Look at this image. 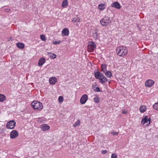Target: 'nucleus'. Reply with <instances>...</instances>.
<instances>
[{"instance_id": "obj_24", "label": "nucleus", "mask_w": 158, "mask_h": 158, "mask_svg": "<svg viewBox=\"0 0 158 158\" xmlns=\"http://www.w3.org/2000/svg\"><path fill=\"white\" fill-rule=\"evenodd\" d=\"M102 70V71L104 73H105L106 71V66L105 64H102L101 66Z\"/></svg>"}, {"instance_id": "obj_9", "label": "nucleus", "mask_w": 158, "mask_h": 158, "mask_svg": "<svg viewBox=\"0 0 158 158\" xmlns=\"http://www.w3.org/2000/svg\"><path fill=\"white\" fill-rule=\"evenodd\" d=\"M19 135V133L17 130H13L10 133V137L11 139L16 138Z\"/></svg>"}, {"instance_id": "obj_25", "label": "nucleus", "mask_w": 158, "mask_h": 158, "mask_svg": "<svg viewBox=\"0 0 158 158\" xmlns=\"http://www.w3.org/2000/svg\"><path fill=\"white\" fill-rule=\"evenodd\" d=\"M68 4V2L67 0H65L62 3V6L63 7H66Z\"/></svg>"}, {"instance_id": "obj_13", "label": "nucleus", "mask_w": 158, "mask_h": 158, "mask_svg": "<svg viewBox=\"0 0 158 158\" xmlns=\"http://www.w3.org/2000/svg\"><path fill=\"white\" fill-rule=\"evenodd\" d=\"M57 82V79L55 77H52L49 79V82L50 84L54 85Z\"/></svg>"}, {"instance_id": "obj_15", "label": "nucleus", "mask_w": 158, "mask_h": 158, "mask_svg": "<svg viewBox=\"0 0 158 158\" xmlns=\"http://www.w3.org/2000/svg\"><path fill=\"white\" fill-rule=\"evenodd\" d=\"M46 62L45 58L43 57L40 58L38 61V65L39 66H42Z\"/></svg>"}, {"instance_id": "obj_7", "label": "nucleus", "mask_w": 158, "mask_h": 158, "mask_svg": "<svg viewBox=\"0 0 158 158\" xmlns=\"http://www.w3.org/2000/svg\"><path fill=\"white\" fill-rule=\"evenodd\" d=\"M148 117L147 116H145L144 118H142L141 123L142 124H144L146 123H147L148 122V124L147 125V126H148L150 124L151 119L150 118H148Z\"/></svg>"}, {"instance_id": "obj_31", "label": "nucleus", "mask_w": 158, "mask_h": 158, "mask_svg": "<svg viewBox=\"0 0 158 158\" xmlns=\"http://www.w3.org/2000/svg\"><path fill=\"white\" fill-rule=\"evenodd\" d=\"M58 99L59 102L61 103L63 101V98L62 96H60L58 98Z\"/></svg>"}, {"instance_id": "obj_23", "label": "nucleus", "mask_w": 158, "mask_h": 158, "mask_svg": "<svg viewBox=\"0 0 158 158\" xmlns=\"http://www.w3.org/2000/svg\"><path fill=\"white\" fill-rule=\"evenodd\" d=\"M6 99V97L5 95L0 94V102H3Z\"/></svg>"}, {"instance_id": "obj_18", "label": "nucleus", "mask_w": 158, "mask_h": 158, "mask_svg": "<svg viewBox=\"0 0 158 158\" xmlns=\"http://www.w3.org/2000/svg\"><path fill=\"white\" fill-rule=\"evenodd\" d=\"M16 46L18 48L21 49H23L25 47L24 44L22 43H17Z\"/></svg>"}, {"instance_id": "obj_2", "label": "nucleus", "mask_w": 158, "mask_h": 158, "mask_svg": "<svg viewBox=\"0 0 158 158\" xmlns=\"http://www.w3.org/2000/svg\"><path fill=\"white\" fill-rule=\"evenodd\" d=\"M117 54L120 56L126 55L127 53V50L125 46H119L116 50Z\"/></svg>"}, {"instance_id": "obj_17", "label": "nucleus", "mask_w": 158, "mask_h": 158, "mask_svg": "<svg viewBox=\"0 0 158 158\" xmlns=\"http://www.w3.org/2000/svg\"><path fill=\"white\" fill-rule=\"evenodd\" d=\"M95 33L93 34L92 36L93 38L95 40L98 39L99 37V33H98V32L96 31H95Z\"/></svg>"}, {"instance_id": "obj_8", "label": "nucleus", "mask_w": 158, "mask_h": 158, "mask_svg": "<svg viewBox=\"0 0 158 158\" xmlns=\"http://www.w3.org/2000/svg\"><path fill=\"white\" fill-rule=\"evenodd\" d=\"M155 82L151 79H148L146 80L145 83L146 86L148 87H150L152 86L154 84Z\"/></svg>"}, {"instance_id": "obj_14", "label": "nucleus", "mask_w": 158, "mask_h": 158, "mask_svg": "<svg viewBox=\"0 0 158 158\" xmlns=\"http://www.w3.org/2000/svg\"><path fill=\"white\" fill-rule=\"evenodd\" d=\"M40 128L42 131H45L50 129V127L47 124H43L41 125Z\"/></svg>"}, {"instance_id": "obj_11", "label": "nucleus", "mask_w": 158, "mask_h": 158, "mask_svg": "<svg viewBox=\"0 0 158 158\" xmlns=\"http://www.w3.org/2000/svg\"><path fill=\"white\" fill-rule=\"evenodd\" d=\"M111 6L112 7L115 8L117 9H120L121 8L120 4L117 2L113 3L111 5Z\"/></svg>"}, {"instance_id": "obj_1", "label": "nucleus", "mask_w": 158, "mask_h": 158, "mask_svg": "<svg viewBox=\"0 0 158 158\" xmlns=\"http://www.w3.org/2000/svg\"><path fill=\"white\" fill-rule=\"evenodd\" d=\"M95 77L99 80V82L103 84L107 82L108 79L107 78L100 72L98 71L94 73Z\"/></svg>"}, {"instance_id": "obj_34", "label": "nucleus", "mask_w": 158, "mask_h": 158, "mask_svg": "<svg viewBox=\"0 0 158 158\" xmlns=\"http://www.w3.org/2000/svg\"><path fill=\"white\" fill-rule=\"evenodd\" d=\"M107 152L106 150H103L101 151V153L103 154H106L107 153Z\"/></svg>"}, {"instance_id": "obj_26", "label": "nucleus", "mask_w": 158, "mask_h": 158, "mask_svg": "<svg viewBox=\"0 0 158 158\" xmlns=\"http://www.w3.org/2000/svg\"><path fill=\"white\" fill-rule=\"evenodd\" d=\"M98 7L101 10H103L105 8V5L102 3H101L98 5Z\"/></svg>"}, {"instance_id": "obj_28", "label": "nucleus", "mask_w": 158, "mask_h": 158, "mask_svg": "<svg viewBox=\"0 0 158 158\" xmlns=\"http://www.w3.org/2000/svg\"><path fill=\"white\" fill-rule=\"evenodd\" d=\"M153 108L157 110H158V102L155 103L153 106Z\"/></svg>"}, {"instance_id": "obj_5", "label": "nucleus", "mask_w": 158, "mask_h": 158, "mask_svg": "<svg viewBox=\"0 0 158 158\" xmlns=\"http://www.w3.org/2000/svg\"><path fill=\"white\" fill-rule=\"evenodd\" d=\"M16 122L14 120H10L7 123L6 127L7 129H12L15 128Z\"/></svg>"}, {"instance_id": "obj_33", "label": "nucleus", "mask_w": 158, "mask_h": 158, "mask_svg": "<svg viewBox=\"0 0 158 158\" xmlns=\"http://www.w3.org/2000/svg\"><path fill=\"white\" fill-rule=\"evenodd\" d=\"M111 158H117V156L116 153H113L111 156Z\"/></svg>"}, {"instance_id": "obj_29", "label": "nucleus", "mask_w": 158, "mask_h": 158, "mask_svg": "<svg viewBox=\"0 0 158 158\" xmlns=\"http://www.w3.org/2000/svg\"><path fill=\"white\" fill-rule=\"evenodd\" d=\"M40 38L41 40L43 41H45L46 40L45 36L44 35H40Z\"/></svg>"}, {"instance_id": "obj_21", "label": "nucleus", "mask_w": 158, "mask_h": 158, "mask_svg": "<svg viewBox=\"0 0 158 158\" xmlns=\"http://www.w3.org/2000/svg\"><path fill=\"white\" fill-rule=\"evenodd\" d=\"M48 54L50 56V58L52 59H55L56 57V55L53 53L49 52L48 53Z\"/></svg>"}, {"instance_id": "obj_20", "label": "nucleus", "mask_w": 158, "mask_h": 158, "mask_svg": "<svg viewBox=\"0 0 158 158\" xmlns=\"http://www.w3.org/2000/svg\"><path fill=\"white\" fill-rule=\"evenodd\" d=\"M94 96L95 97L94 98V101L96 103H99L100 100L99 96L97 95H94Z\"/></svg>"}, {"instance_id": "obj_3", "label": "nucleus", "mask_w": 158, "mask_h": 158, "mask_svg": "<svg viewBox=\"0 0 158 158\" xmlns=\"http://www.w3.org/2000/svg\"><path fill=\"white\" fill-rule=\"evenodd\" d=\"M31 105L33 109L36 110H40L43 107L42 104L37 101H34L32 102Z\"/></svg>"}, {"instance_id": "obj_27", "label": "nucleus", "mask_w": 158, "mask_h": 158, "mask_svg": "<svg viewBox=\"0 0 158 158\" xmlns=\"http://www.w3.org/2000/svg\"><path fill=\"white\" fill-rule=\"evenodd\" d=\"M80 121L79 120H78L77 122L74 123L73 125V127H76L80 125Z\"/></svg>"}, {"instance_id": "obj_10", "label": "nucleus", "mask_w": 158, "mask_h": 158, "mask_svg": "<svg viewBox=\"0 0 158 158\" xmlns=\"http://www.w3.org/2000/svg\"><path fill=\"white\" fill-rule=\"evenodd\" d=\"M88 95L86 94L83 95L80 99V102L81 104H84L88 100Z\"/></svg>"}, {"instance_id": "obj_19", "label": "nucleus", "mask_w": 158, "mask_h": 158, "mask_svg": "<svg viewBox=\"0 0 158 158\" xmlns=\"http://www.w3.org/2000/svg\"><path fill=\"white\" fill-rule=\"evenodd\" d=\"M147 110L146 107L144 105H142L140 106L139 110L141 113L144 112Z\"/></svg>"}, {"instance_id": "obj_4", "label": "nucleus", "mask_w": 158, "mask_h": 158, "mask_svg": "<svg viewBox=\"0 0 158 158\" xmlns=\"http://www.w3.org/2000/svg\"><path fill=\"white\" fill-rule=\"evenodd\" d=\"M111 23V21L110 18L107 16H105L101 19L100 23L101 25L104 26H106L109 25Z\"/></svg>"}, {"instance_id": "obj_32", "label": "nucleus", "mask_w": 158, "mask_h": 158, "mask_svg": "<svg viewBox=\"0 0 158 158\" xmlns=\"http://www.w3.org/2000/svg\"><path fill=\"white\" fill-rule=\"evenodd\" d=\"M61 43V41H54L53 42V44H55V45H58L59 44H60Z\"/></svg>"}, {"instance_id": "obj_12", "label": "nucleus", "mask_w": 158, "mask_h": 158, "mask_svg": "<svg viewBox=\"0 0 158 158\" xmlns=\"http://www.w3.org/2000/svg\"><path fill=\"white\" fill-rule=\"evenodd\" d=\"M69 30L67 28H64L62 31L61 34L63 36H67L69 35Z\"/></svg>"}, {"instance_id": "obj_22", "label": "nucleus", "mask_w": 158, "mask_h": 158, "mask_svg": "<svg viewBox=\"0 0 158 158\" xmlns=\"http://www.w3.org/2000/svg\"><path fill=\"white\" fill-rule=\"evenodd\" d=\"M106 76L110 78L112 76V73L111 72L109 71H106V72L104 73Z\"/></svg>"}, {"instance_id": "obj_6", "label": "nucleus", "mask_w": 158, "mask_h": 158, "mask_svg": "<svg viewBox=\"0 0 158 158\" xmlns=\"http://www.w3.org/2000/svg\"><path fill=\"white\" fill-rule=\"evenodd\" d=\"M87 47L88 51L89 52H93L96 48V45L93 41H89Z\"/></svg>"}, {"instance_id": "obj_37", "label": "nucleus", "mask_w": 158, "mask_h": 158, "mask_svg": "<svg viewBox=\"0 0 158 158\" xmlns=\"http://www.w3.org/2000/svg\"><path fill=\"white\" fill-rule=\"evenodd\" d=\"M127 113V111H126L125 110H123V111H122V113L123 114H126Z\"/></svg>"}, {"instance_id": "obj_36", "label": "nucleus", "mask_w": 158, "mask_h": 158, "mask_svg": "<svg viewBox=\"0 0 158 158\" xmlns=\"http://www.w3.org/2000/svg\"><path fill=\"white\" fill-rule=\"evenodd\" d=\"M4 10L5 12L7 13L9 12L10 10V9H5Z\"/></svg>"}, {"instance_id": "obj_16", "label": "nucleus", "mask_w": 158, "mask_h": 158, "mask_svg": "<svg viewBox=\"0 0 158 158\" xmlns=\"http://www.w3.org/2000/svg\"><path fill=\"white\" fill-rule=\"evenodd\" d=\"M92 89L95 92H102V90L100 89L99 88L98 86L97 87V85H93L92 86Z\"/></svg>"}, {"instance_id": "obj_35", "label": "nucleus", "mask_w": 158, "mask_h": 158, "mask_svg": "<svg viewBox=\"0 0 158 158\" xmlns=\"http://www.w3.org/2000/svg\"><path fill=\"white\" fill-rule=\"evenodd\" d=\"M111 134H112L113 135H118V133L116 132H112Z\"/></svg>"}, {"instance_id": "obj_30", "label": "nucleus", "mask_w": 158, "mask_h": 158, "mask_svg": "<svg viewBox=\"0 0 158 158\" xmlns=\"http://www.w3.org/2000/svg\"><path fill=\"white\" fill-rule=\"evenodd\" d=\"M80 20L79 19L76 18H74L72 20V22L73 23L80 22Z\"/></svg>"}]
</instances>
